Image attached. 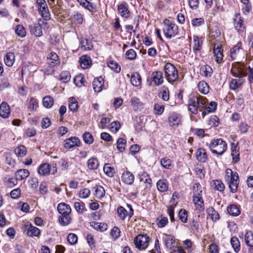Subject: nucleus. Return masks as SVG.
Masks as SVG:
<instances>
[{
    "mask_svg": "<svg viewBox=\"0 0 253 253\" xmlns=\"http://www.w3.org/2000/svg\"><path fill=\"white\" fill-rule=\"evenodd\" d=\"M227 211L231 215L236 216L240 214L238 207L235 205H232L227 207Z\"/></svg>",
    "mask_w": 253,
    "mask_h": 253,
    "instance_id": "obj_50",
    "label": "nucleus"
},
{
    "mask_svg": "<svg viewBox=\"0 0 253 253\" xmlns=\"http://www.w3.org/2000/svg\"><path fill=\"white\" fill-rule=\"evenodd\" d=\"M225 179L228 185L230 191L232 193H235L239 183L238 173L232 171L230 169H227L225 171Z\"/></svg>",
    "mask_w": 253,
    "mask_h": 253,
    "instance_id": "obj_2",
    "label": "nucleus"
},
{
    "mask_svg": "<svg viewBox=\"0 0 253 253\" xmlns=\"http://www.w3.org/2000/svg\"><path fill=\"white\" fill-rule=\"evenodd\" d=\"M63 146L66 149H71L75 146H78L80 144V140L76 136L71 137L64 141Z\"/></svg>",
    "mask_w": 253,
    "mask_h": 253,
    "instance_id": "obj_14",
    "label": "nucleus"
},
{
    "mask_svg": "<svg viewBox=\"0 0 253 253\" xmlns=\"http://www.w3.org/2000/svg\"><path fill=\"white\" fill-rule=\"evenodd\" d=\"M243 83L244 80L241 78L232 79L229 83V87L231 90H235L239 88Z\"/></svg>",
    "mask_w": 253,
    "mask_h": 253,
    "instance_id": "obj_34",
    "label": "nucleus"
},
{
    "mask_svg": "<svg viewBox=\"0 0 253 253\" xmlns=\"http://www.w3.org/2000/svg\"><path fill=\"white\" fill-rule=\"evenodd\" d=\"M141 77L138 73L135 72L131 75L130 82L133 86L135 87L140 86L141 84Z\"/></svg>",
    "mask_w": 253,
    "mask_h": 253,
    "instance_id": "obj_24",
    "label": "nucleus"
},
{
    "mask_svg": "<svg viewBox=\"0 0 253 253\" xmlns=\"http://www.w3.org/2000/svg\"><path fill=\"white\" fill-rule=\"evenodd\" d=\"M57 210L61 214H70L71 212L70 206L64 203L58 205Z\"/></svg>",
    "mask_w": 253,
    "mask_h": 253,
    "instance_id": "obj_25",
    "label": "nucleus"
},
{
    "mask_svg": "<svg viewBox=\"0 0 253 253\" xmlns=\"http://www.w3.org/2000/svg\"><path fill=\"white\" fill-rule=\"evenodd\" d=\"M213 53L215 61L217 63H221L223 62V48L220 42H217L213 43Z\"/></svg>",
    "mask_w": 253,
    "mask_h": 253,
    "instance_id": "obj_9",
    "label": "nucleus"
},
{
    "mask_svg": "<svg viewBox=\"0 0 253 253\" xmlns=\"http://www.w3.org/2000/svg\"><path fill=\"white\" fill-rule=\"evenodd\" d=\"M103 170L106 175L108 176L112 177L115 173V170L113 167H111L109 164H105L103 167Z\"/></svg>",
    "mask_w": 253,
    "mask_h": 253,
    "instance_id": "obj_38",
    "label": "nucleus"
},
{
    "mask_svg": "<svg viewBox=\"0 0 253 253\" xmlns=\"http://www.w3.org/2000/svg\"><path fill=\"white\" fill-rule=\"evenodd\" d=\"M28 109L30 110H36L38 107V102L36 99L31 97L28 102Z\"/></svg>",
    "mask_w": 253,
    "mask_h": 253,
    "instance_id": "obj_62",
    "label": "nucleus"
},
{
    "mask_svg": "<svg viewBox=\"0 0 253 253\" xmlns=\"http://www.w3.org/2000/svg\"><path fill=\"white\" fill-rule=\"evenodd\" d=\"M172 160L167 157L161 159L160 163L161 166L166 169H171L172 167Z\"/></svg>",
    "mask_w": 253,
    "mask_h": 253,
    "instance_id": "obj_52",
    "label": "nucleus"
},
{
    "mask_svg": "<svg viewBox=\"0 0 253 253\" xmlns=\"http://www.w3.org/2000/svg\"><path fill=\"white\" fill-rule=\"evenodd\" d=\"M29 28L31 33L35 36L40 37L42 35V27L40 23L30 24L29 26Z\"/></svg>",
    "mask_w": 253,
    "mask_h": 253,
    "instance_id": "obj_15",
    "label": "nucleus"
},
{
    "mask_svg": "<svg viewBox=\"0 0 253 253\" xmlns=\"http://www.w3.org/2000/svg\"><path fill=\"white\" fill-rule=\"evenodd\" d=\"M200 73L202 76L210 77L212 73V69L209 65L203 66L201 67Z\"/></svg>",
    "mask_w": 253,
    "mask_h": 253,
    "instance_id": "obj_36",
    "label": "nucleus"
},
{
    "mask_svg": "<svg viewBox=\"0 0 253 253\" xmlns=\"http://www.w3.org/2000/svg\"><path fill=\"white\" fill-rule=\"evenodd\" d=\"M217 104L215 102L212 101L210 102L208 107L205 108V110L203 112L202 115L203 117L204 116L209 113L214 112L216 109Z\"/></svg>",
    "mask_w": 253,
    "mask_h": 253,
    "instance_id": "obj_46",
    "label": "nucleus"
},
{
    "mask_svg": "<svg viewBox=\"0 0 253 253\" xmlns=\"http://www.w3.org/2000/svg\"><path fill=\"white\" fill-rule=\"evenodd\" d=\"M14 153L17 157H23L27 154V149L24 145H20L15 149Z\"/></svg>",
    "mask_w": 253,
    "mask_h": 253,
    "instance_id": "obj_42",
    "label": "nucleus"
},
{
    "mask_svg": "<svg viewBox=\"0 0 253 253\" xmlns=\"http://www.w3.org/2000/svg\"><path fill=\"white\" fill-rule=\"evenodd\" d=\"M54 100L49 95L44 97L42 99V104L46 108H50L53 105Z\"/></svg>",
    "mask_w": 253,
    "mask_h": 253,
    "instance_id": "obj_45",
    "label": "nucleus"
},
{
    "mask_svg": "<svg viewBox=\"0 0 253 253\" xmlns=\"http://www.w3.org/2000/svg\"><path fill=\"white\" fill-rule=\"evenodd\" d=\"M130 103L134 111L141 110L143 108V103L140 99L134 96L130 100Z\"/></svg>",
    "mask_w": 253,
    "mask_h": 253,
    "instance_id": "obj_19",
    "label": "nucleus"
},
{
    "mask_svg": "<svg viewBox=\"0 0 253 253\" xmlns=\"http://www.w3.org/2000/svg\"><path fill=\"white\" fill-rule=\"evenodd\" d=\"M230 56L232 59H236L238 57L243 55V49L242 48V43L238 42L230 50Z\"/></svg>",
    "mask_w": 253,
    "mask_h": 253,
    "instance_id": "obj_12",
    "label": "nucleus"
},
{
    "mask_svg": "<svg viewBox=\"0 0 253 253\" xmlns=\"http://www.w3.org/2000/svg\"><path fill=\"white\" fill-rule=\"evenodd\" d=\"M40 234V230L36 227L30 225L27 230V235L30 237L39 236Z\"/></svg>",
    "mask_w": 253,
    "mask_h": 253,
    "instance_id": "obj_47",
    "label": "nucleus"
},
{
    "mask_svg": "<svg viewBox=\"0 0 253 253\" xmlns=\"http://www.w3.org/2000/svg\"><path fill=\"white\" fill-rule=\"evenodd\" d=\"M15 31L16 35L21 38H24L26 36V30L21 25H17L15 27Z\"/></svg>",
    "mask_w": 253,
    "mask_h": 253,
    "instance_id": "obj_56",
    "label": "nucleus"
},
{
    "mask_svg": "<svg viewBox=\"0 0 253 253\" xmlns=\"http://www.w3.org/2000/svg\"><path fill=\"white\" fill-rule=\"evenodd\" d=\"M108 67L115 72L118 73L121 71V67L116 62L113 60H109L107 62Z\"/></svg>",
    "mask_w": 253,
    "mask_h": 253,
    "instance_id": "obj_51",
    "label": "nucleus"
},
{
    "mask_svg": "<svg viewBox=\"0 0 253 253\" xmlns=\"http://www.w3.org/2000/svg\"><path fill=\"white\" fill-rule=\"evenodd\" d=\"M202 187L199 183H196L193 186V201L197 209L202 211L204 209V201L202 198Z\"/></svg>",
    "mask_w": 253,
    "mask_h": 253,
    "instance_id": "obj_4",
    "label": "nucleus"
},
{
    "mask_svg": "<svg viewBox=\"0 0 253 253\" xmlns=\"http://www.w3.org/2000/svg\"><path fill=\"white\" fill-rule=\"evenodd\" d=\"M151 79L156 86H159L164 81L163 73L160 71H154L151 74Z\"/></svg>",
    "mask_w": 253,
    "mask_h": 253,
    "instance_id": "obj_13",
    "label": "nucleus"
},
{
    "mask_svg": "<svg viewBox=\"0 0 253 253\" xmlns=\"http://www.w3.org/2000/svg\"><path fill=\"white\" fill-rule=\"evenodd\" d=\"M196 158L200 162H206L208 159L206 150L203 148L198 149L196 152Z\"/></svg>",
    "mask_w": 253,
    "mask_h": 253,
    "instance_id": "obj_28",
    "label": "nucleus"
},
{
    "mask_svg": "<svg viewBox=\"0 0 253 253\" xmlns=\"http://www.w3.org/2000/svg\"><path fill=\"white\" fill-rule=\"evenodd\" d=\"M30 175V172L26 169H20L17 170L15 176L17 180H22L28 177Z\"/></svg>",
    "mask_w": 253,
    "mask_h": 253,
    "instance_id": "obj_26",
    "label": "nucleus"
},
{
    "mask_svg": "<svg viewBox=\"0 0 253 253\" xmlns=\"http://www.w3.org/2000/svg\"><path fill=\"white\" fill-rule=\"evenodd\" d=\"M95 196L98 199H101L105 195V191L101 186H97L95 189Z\"/></svg>",
    "mask_w": 253,
    "mask_h": 253,
    "instance_id": "obj_63",
    "label": "nucleus"
},
{
    "mask_svg": "<svg viewBox=\"0 0 253 253\" xmlns=\"http://www.w3.org/2000/svg\"><path fill=\"white\" fill-rule=\"evenodd\" d=\"M126 145V141L123 138H119L117 142V148L120 152H123Z\"/></svg>",
    "mask_w": 253,
    "mask_h": 253,
    "instance_id": "obj_53",
    "label": "nucleus"
},
{
    "mask_svg": "<svg viewBox=\"0 0 253 253\" xmlns=\"http://www.w3.org/2000/svg\"><path fill=\"white\" fill-rule=\"evenodd\" d=\"M243 65L241 63L237 62L232 65L231 72L233 76L241 78L246 76V72Z\"/></svg>",
    "mask_w": 253,
    "mask_h": 253,
    "instance_id": "obj_8",
    "label": "nucleus"
},
{
    "mask_svg": "<svg viewBox=\"0 0 253 253\" xmlns=\"http://www.w3.org/2000/svg\"><path fill=\"white\" fill-rule=\"evenodd\" d=\"M209 148L213 154L221 155L227 149V144L221 138L211 140L208 144Z\"/></svg>",
    "mask_w": 253,
    "mask_h": 253,
    "instance_id": "obj_3",
    "label": "nucleus"
},
{
    "mask_svg": "<svg viewBox=\"0 0 253 253\" xmlns=\"http://www.w3.org/2000/svg\"><path fill=\"white\" fill-rule=\"evenodd\" d=\"M165 78L169 83L175 82L178 78V73L176 68L170 63H167L164 67Z\"/></svg>",
    "mask_w": 253,
    "mask_h": 253,
    "instance_id": "obj_5",
    "label": "nucleus"
},
{
    "mask_svg": "<svg viewBox=\"0 0 253 253\" xmlns=\"http://www.w3.org/2000/svg\"><path fill=\"white\" fill-rule=\"evenodd\" d=\"M162 239L167 248L171 249L173 247V244L175 242L173 236L164 233L163 234Z\"/></svg>",
    "mask_w": 253,
    "mask_h": 253,
    "instance_id": "obj_22",
    "label": "nucleus"
},
{
    "mask_svg": "<svg viewBox=\"0 0 253 253\" xmlns=\"http://www.w3.org/2000/svg\"><path fill=\"white\" fill-rule=\"evenodd\" d=\"M10 114V109L8 104L3 102L0 105V116L3 118H7Z\"/></svg>",
    "mask_w": 253,
    "mask_h": 253,
    "instance_id": "obj_17",
    "label": "nucleus"
},
{
    "mask_svg": "<svg viewBox=\"0 0 253 253\" xmlns=\"http://www.w3.org/2000/svg\"><path fill=\"white\" fill-rule=\"evenodd\" d=\"M80 62L81 67L83 69H87L89 68L91 65V58L87 55H83L81 57Z\"/></svg>",
    "mask_w": 253,
    "mask_h": 253,
    "instance_id": "obj_30",
    "label": "nucleus"
},
{
    "mask_svg": "<svg viewBox=\"0 0 253 253\" xmlns=\"http://www.w3.org/2000/svg\"><path fill=\"white\" fill-rule=\"evenodd\" d=\"M48 63L50 67H53L59 65L60 60L56 53L51 52L47 57Z\"/></svg>",
    "mask_w": 253,
    "mask_h": 253,
    "instance_id": "obj_20",
    "label": "nucleus"
},
{
    "mask_svg": "<svg viewBox=\"0 0 253 253\" xmlns=\"http://www.w3.org/2000/svg\"><path fill=\"white\" fill-rule=\"evenodd\" d=\"M212 186L215 189L219 191H223L225 189V186L223 183L219 180H214L212 181Z\"/></svg>",
    "mask_w": 253,
    "mask_h": 253,
    "instance_id": "obj_61",
    "label": "nucleus"
},
{
    "mask_svg": "<svg viewBox=\"0 0 253 253\" xmlns=\"http://www.w3.org/2000/svg\"><path fill=\"white\" fill-rule=\"evenodd\" d=\"M163 31L165 36L168 39L174 37L178 33V27L174 23L168 19L163 21Z\"/></svg>",
    "mask_w": 253,
    "mask_h": 253,
    "instance_id": "obj_6",
    "label": "nucleus"
},
{
    "mask_svg": "<svg viewBox=\"0 0 253 253\" xmlns=\"http://www.w3.org/2000/svg\"><path fill=\"white\" fill-rule=\"evenodd\" d=\"M104 85V80L102 77H99L94 79L92 86L95 92H99L102 90Z\"/></svg>",
    "mask_w": 253,
    "mask_h": 253,
    "instance_id": "obj_21",
    "label": "nucleus"
},
{
    "mask_svg": "<svg viewBox=\"0 0 253 253\" xmlns=\"http://www.w3.org/2000/svg\"><path fill=\"white\" fill-rule=\"evenodd\" d=\"M245 241L247 246L253 247V233L251 231H249L246 233Z\"/></svg>",
    "mask_w": 253,
    "mask_h": 253,
    "instance_id": "obj_49",
    "label": "nucleus"
},
{
    "mask_svg": "<svg viewBox=\"0 0 253 253\" xmlns=\"http://www.w3.org/2000/svg\"><path fill=\"white\" fill-rule=\"evenodd\" d=\"M234 21L235 29L239 32H243L244 30V26H243V20L241 18L240 13H237L235 15L234 18Z\"/></svg>",
    "mask_w": 253,
    "mask_h": 253,
    "instance_id": "obj_18",
    "label": "nucleus"
},
{
    "mask_svg": "<svg viewBox=\"0 0 253 253\" xmlns=\"http://www.w3.org/2000/svg\"><path fill=\"white\" fill-rule=\"evenodd\" d=\"M90 225L94 229L101 232L105 231L108 228V225L105 223L92 221L90 222Z\"/></svg>",
    "mask_w": 253,
    "mask_h": 253,
    "instance_id": "obj_32",
    "label": "nucleus"
},
{
    "mask_svg": "<svg viewBox=\"0 0 253 253\" xmlns=\"http://www.w3.org/2000/svg\"><path fill=\"white\" fill-rule=\"evenodd\" d=\"M207 99L200 95H193L188 101V110L193 114H197L205 107Z\"/></svg>",
    "mask_w": 253,
    "mask_h": 253,
    "instance_id": "obj_1",
    "label": "nucleus"
},
{
    "mask_svg": "<svg viewBox=\"0 0 253 253\" xmlns=\"http://www.w3.org/2000/svg\"><path fill=\"white\" fill-rule=\"evenodd\" d=\"M38 173L42 176H46L50 173V166L47 163L41 164L38 168Z\"/></svg>",
    "mask_w": 253,
    "mask_h": 253,
    "instance_id": "obj_27",
    "label": "nucleus"
},
{
    "mask_svg": "<svg viewBox=\"0 0 253 253\" xmlns=\"http://www.w3.org/2000/svg\"><path fill=\"white\" fill-rule=\"evenodd\" d=\"M71 18L72 20L76 24H81L84 20L83 15L79 12H75Z\"/></svg>",
    "mask_w": 253,
    "mask_h": 253,
    "instance_id": "obj_57",
    "label": "nucleus"
},
{
    "mask_svg": "<svg viewBox=\"0 0 253 253\" xmlns=\"http://www.w3.org/2000/svg\"><path fill=\"white\" fill-rule=\"evenodd\" d=\"M140 181L146 184V188H150L151 187L152 179L146 173H143L140 176Z\"/></svg>",
    "mask_w": 253,
    "mask_h": 253,
    "instance_id": "obj_37",
    "label": "nucleus"
},
{
    "mask_svg": "<svg viewBox=\"0 0 253 253\" xmlns=\"http://www.w3.org/2000/svg\"><path fill=\"white\" fill-rule=\"evenodd\" d=\"M80 47L83 50H90L93 48V45L91 41L82 38L80 41Z\"/></svg>",
    "mask_w": 253,
    "mask_h": 253,
    "instance_id": "obj_29",
    "label": "nucleus"
},
{
    "mask_svg": "<svg viewBox=\"0 0 253 253\" xmlns=\"http://www.w3.org/2000/svg\"><path fill=\"white\" fill-rule=\"evenodd\" d=\"M157 187L159 191L164 192L168 189L169 184L167 180L160 179L157 183Z\"/></svg>",
    "mask_w": 253,
    "mask_h": 253,
    "instance_id": "obj_35",
    "label": "nucleus"
},
{
    "mask_svg": "<svg viewBox=\"0 0 253 253\" xmlns=\"http://www.w3.org/2000/svg\"><path fill=\"white\" fill-rule=\"evenodd\" d=\"M149 242V238L146 235H139L134 240V243L136 248L140 250L146 249Z\"/></svg>",
    "mask_w": 253,
    "mask_h": 253,
    "instance_id": "obj_7",
    "label": "nucleus"
},
{
    "mask_svg": "<svg viewBox=\"0 0 253 253\" xmlns=\"http://www.w3.org/2000/svg\"><path fill=\"white\" fill-rule=\"evenodd\" d=\"M99 166V162L95 158H91L87 161V167L90 169H96Z\"/></svg>",
    "mask_w": 253,
    "mask_h": 253,
    "instance_id": "obj_44",
    "label": "nucleus"
},
{
    "mask_svg": "<svg viewBox=\"0 0 253 253\" xmlns=\"http://www.w3.org/2000/svg\"><path fill=\"white\" fill-rule=\"evenodd\" d=\"M168 223V219L166 217L159 216L157 219V225L160 228L164 227Z\"/></svg>",
    "mask_w": 253,
    "mask_h": 253,
    "instance_id": "obj_60",
    "label": "nucleus"
},
{
    "mask_svg": "<svg viewBox=\"0 0 253 253\" xmlns=\"http://www.w3.org/2000/svg\"><path fill=\"white\" fill-rule=\"evenodd\" d=\"M230 242L234 251L236 253H238L241 249L240 243L239 239L236 237H233L231 238Z\"/></svg>",
    "mask_w": 253,
    "mask_h": 253,
    "instance_id": "obj_41",
    "label": "nucleus"
},
{
    "mask_svg": "<svg viewBox=\"0 0 253 253\" xmlns=\"http://www.w3.org/2000/svg\"><path fill=\"white\" fill-rule=\"evenodd\" d=\"M85 79L83 75L80 74L76 76L74 79V82L76 86H81L84 83Z\"/></svg>",
    "mask_w": 253,
    "mask_h": 253,
    "instance_id": "obj_59",
    "label": "nucleus"
},
{
    "mask_svg": "<svg viewBox=\"0 0 253 253\" xmlns=\"http://www.w3.org/2000/svg\"><path fill=\"white\" fill-rule=\"evenodd\" d=\"M208 125L211 127L217 126L219 125V119L215 116H211L208 121Z\"/></svg>",
    "mask_w": 253,
    "mask_h": 253,
    "instance_id": "obj_64",
    "label": "nucleus"
},
{
    "mask_svg": "<svg viewBox=\"0 0 253 253\" xmlns=\"http://www.w3.org/2000/svg\"><path fill=\"white\" fill-rule=\"evenodd\" d=\"M85 8L88 9L90 11H95L96 6L93 2H90L89 0H85L81 4Z\"/></svg>",
    "mask_w": 253,
    "mask_h": 253,
    "instance_id": "obj_48",
    "label": "nucleus"
},
{
    "mask_svg": "<svg viewBox=\"0 0 253 253\" xmlns=\"http://www.w3.org/2000/svg\"><path fill=\"white\" fill-rule=\"evenodd\" d=\"M198 88L201 93L204 94H207L209 91V86L205 81H201L199 83Z\"/></svg>",
    "mask_w": 253,
    "mask_h": 253,
    "instance_id": "obj_39",
    "label": "nucleus"
},
{
    "mask_svg": "<svg viewBox=\"0 0 253 253\" xmlns=\"http://www.w3.org/2000/svg\"><path fill=\"white\" fill-rule=\"evenodd\" d=\"M59 221L63 226L68 225L71 222L69 214H61L59 217Z\"/></svg>",
    "mask_w": 253,
    "mask_h": 253,
    "instance_id": "obj_55",
    "label": "nucleus"
},
{
    "mask_svg": "<svg viewBox=\"0 0 253 253\" xmlns=\"http://www.w3.org/2000/svg\"><path fill=\"white\" fill-rule=\"evenodd\" d=\"M193 50L195 53L199 51L202 47V42L196 36L193 37Z\"/></svg>",
    "mask_w": 253,
    "mask_h": 253,
    "instance_id": "obj_43",
    "label": "nucleus"
},
{
    "mask_svg": "<svg viewBox=\"0 0 253 253\" xmlns=\"http://www.w3.org/2000/svg\"><path fill=\"white\" fill-rule=\"evenodd\" d=\"M231 156L233 161L237 163L239 161V148L238 144L232 143L231 146Z\"/></svg>",
    "mask_w": 253,
    "mask_h": 253,
    "instance_id": "obj_23",
    "label": "nucleus"
},
{
    "mask_svg": "<svg viewBox=\"0 0 253 253\" xmlns=\"http://www.w3.org/2000/svg\"><path fill=\"white\" fill-rule=\"evenodd\" d=\"M121 180L123 182L128 184H132L134 180L133 174L130 171L126 170L122 173Z\"/></svg>",
    "mask_w": 253,
    "mask_h": 253,
    "instance_id": "obj_16",
    "label": "nucleus"
},
{
    "mask_svg": "<svg viewBox=\"0 0 253 253\" xmlns=\"http://www.w3.org/2000/svg\"><path fill=\"white\" fill-rule=\"evenodd\" d=\"M207 213L213 221H216L219 219L218 213L212 207H209L207 209Z\"/></svg>",
    "mask_w": 253,
    "mask_h": 253,
    "instance_id": "obj_40",
    "label": "nucleus"
},
{
    "mask_svg": "<svg viewBox=\"0 0 253 253\" xmlns=\"http://www.w3.org/2000/svg\"><path fill=\"white\" fill-rule=\"evenodd\" d=\"M4 61L6 66L11 67L15 61L14 53L11 52L7 53L4 57Z\"/></svg>",
    "mask_w": 253,
    "mask_h": 253,
    "instance_id": "obj_31",
    "label": "nucleus"
},
{
    "mask_svg": "<svg viewBox=\"0 0 253 253\" xmlns=\"http://www.w3.org/2000/svg\"><path fill=\"white\" fill-rule=\"evenodd\" d=\"M74 206L76 211L80 214L83 213L86 210L85 205L82 201L75 202Z\"/></svg>",
    "mask_w": 253,
    "mask_h": 253,
    "instance_id": "obj_54",
    "label": "nucleus"
},
{
    "mask_svg": "<svg viewBox=\"0 0 253 253\" xmlns=\"http://www.w3.org/2000/svg\"><path fill=\"white\" fill-rule=\"evenodd\" d=\"M118 12L120 15L125 19H128L130 16L128 5L125 2H122L118 5Z\"/></svg>",
    "mask_w": 253,
    "mask_h": 253,
    "instance_id": "obj_11",
    "label": "nucleus"
},
{
    "mask_svg": "<svg viewBox=\"0 0 253 253\" xmlns=\"http://www.w3.org/2000/svg\"><path fill=\"white\" fill-rule=\"evenodd\" d=\"M39 12L41 16L45 20H47L50 19V14L49 13L47 4H43L38 8Z\"/></svg>",
    "mask_w": 253,
    "mask_h": 253,
    "instance_id": "obj_33",
    "label": "nucleus"
},
{
    "mask_svg": "<svg viewBox=\"0 0 253 253\" xmlns=\"http://www.w3.org/2000/svg\"><path fill=\"white\" fill-rule=\"evenodd\" d=\"M69 108L73 112L76 111L78 110V102L74 97H70L69 99Z\"/></svg>",
    "mask_w": 253,
    "mask_h": 253,
    "instance_id": "obj_58",
    "label": "nucleus"
},
{
    "mask_svg": "<svg viewBox=\"0 0 253 253\" xmlns=\"http://www.w3.org/2000/svg\"><path fill=\"white\" fill-rule=\"evenodd\" d=\"M182 120V116L180 114L175 112L172 113L168 118L169 126L174 128L181 124Z\"/></svg>",
    "mask_w": 253,
    "mask_h": 253,
    "instance_id": "obj_10",
    "label": "nucleus"
}]
</instances>
